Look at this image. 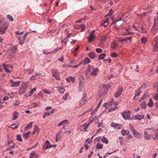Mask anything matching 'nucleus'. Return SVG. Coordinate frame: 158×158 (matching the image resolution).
<instances>
[{
    "label": "nucleus",
    "mask_w": 158,
    "mask_h": 158,
    "mask_svg": "<svg viewBox=\"0 0 158 158\" xmlns=\"http://www.w3.org/2000/svg\"><path fill=\"white\" fill-rule=\"evenodd\" d=\"M99 69L97 68L94 69L93 66L88 65V67L86 70V76H87L89 73L91 72V75L93 76H96L99 72Z\"/></svg>",
    "instance_id": "nucleus-1"
},
{
    "label": "nucleus",
    "mask_w": 158,
    "mask_h": 158,
    "mask_svg": "<svg viewBox=\"0 0 158 158\" xmlns=\"http://www.w3.org/2000/svg\"><path fill=\"white\" fill-rule=\"evenodd\" d=\"M7 28V25L6 23L2 21L0 22V34H4Z\"/></svg>",
    "instance_id": "nucleus-2"
},
{
    "label": "nucleus",
    "mask_w": 158,
    "mask_h": 158,
    "mask_svg": "<svg viewBox=\"0 0 158 158\" xmlns=\"http://www.w3.org/2000/svg\"><path fill=\"white\" fill-rule=\"evenodd\" d=\"M158 30V17L155 18L154 20V24L152 28L151 32L154 35L155 33V31Z\"/></svg>",
    "instance_id": "nucleus-3"
},
{
    "label": "nucleus",
    "mask_w": 158,
    "mask_h": 158,
    "mask_svg": "<svg viewBox=\"0 0 158 158\" xmlns=\"http://www.w3.org/2000/svg\"><path fill=\"white\" fill-rule=\"evenodd\" d=\"M3 68L4 69L6 73H10L11 70H12L13 68V66L10 65H7L4 64L0 66L1 67L2 66Z\"/></svg>",
    "instance_id": "nucleus-4"
},
{
    "label": "nucleus",
    "mask_w": 158,
    "mask_h": 158,
    "mask_svg": "<svg viewBox=\"0 0 158 158\" xmlns=\"http://www.w3.org/2000/svg\"><path fill=\"white\" fill-rule=\"evenodd\" d=\"M27 85L26 84L21 85L18 90L19 94L20 95H22L25 93L27 89Z\"/></svg>",
    "instance_id": "nucleus-5"
},
{
    "label": "nucleus",
    "mask_w": 158,
    "mask_h": 158,
    "mask_svg": "<svg viewBox=\"0 0 158 158\" xmlns=\"http://www.w3.org/2000/svg\"><path fill=\"white\" fill-rule=\"evenodd\" d=\"M154 45L153 50L155 51H158V36H156L154 39V42H152Z\"/></svg>",
    "instance_id": "nucleus-6"
},
{
    "label": "nucleus",
    "mask_w": 158,
    "mask_h": 158,
    "mask_svg": "<svg viewBox=\"0 0 158 158\" xmlns=\"http://www.w3.org/2000/svg\"><path fill=\"white\" fill-rule=\"evenodd\" d=\"M73 27L76 30H78L81 29V31H83L85 28V25L84 24H75L73 25Z\"/></svg>",
    "instance_id": "nucleus-7"
},
{
    "label": "nucleus",
    "mask_w": 158,
    "mask_h": 158,
    "mask_svg": "<svg viewBox=\"0 0 158 158\" xmlns=\"http://www.w3.org/2000/svg\"><path fill=\"white\" fill-rule=\"evenodd\" d=\"M122 115L124 118L125 120H131L130 118V114L129 111L124 112L122 114Z\"/></svg>",
    "instance_id": "nucleus-8"
},
{
    "label": "nucleus",
    "mask_w": 158,
    "mask_h": 158,
    "mask_svg": "<svg viewBox=\"0 0 158 158\" xmlns=\"http://www.w3.org/2000/svg\"><path fill=\"white\" fill-rule=\"evenodd\" d=\"M91 123V122L89 123L88 124H85L82 125H81L79 127L80 130L83 131H87V129Z\"/></svg>",
    "instance_id": "nucleus-9"
},
{
    "label": "nucleus",
    "mask_w": 158,
    "mask_h": 158,
    "mask_svg": "<svg viewBox=\"0 0 158 158\" xmlns=\"http://www.w3.org/2000/svg\"><path fill=\"white\" fill-rule=\"evenodd\" d=\"M108 91V89L105 85H104L100 89V95H102L106 94Z\"/></svg>",
    "instance_id": "nucleus-10"
},
{
    "label": "nucleus",
    "mask_w": 158,
    "mask_h": 158,
    "mask_svg": "<svg viewBox=\"0 0 158 158\" xmlns=\"http://www.w3.org/2000/svg\"><path fill=\"white\" fill-rule=\"evenodd\" d=\"M123 91V87L121 86L119 87L117 91L114 94V97L116 98H118L122 94Z\"/></svg>",
    "instance_id": "nucleus-11"
},
{
    "label": "nucleus",
    "mask_w": 158,
    "mask_h": 158,
    "mask_svg": "<svg viewBox=\"0 0 158 158\" xmlns=\"http://www.w3.org/2000/svg\"><path fill=\"white\" fill-rule=\"evenodd\" d=\"M52 147V146H51L48 140H46V143L43 147V149L45 151L48 148H49Z\"/></svg>",
    "instance_id": "nucleus-12"
},
{
    "label": "nucleus",
    "mask_w": 158,
    "mask_h": 158,
    "mask_svg": "<svg viewBox=\"0 0 158 158\" xmlns=\"http://www.w3.org/2000/svg\"><path fill=\"white\" fill-rule=\"evenodd\" d=\"M52 76L54 77H55L56 79L58 80L60 79L59 77V73L57 71L56 69H53L52 70Z\"/></svg>",
    "instance_id": "nucleus-13"
},
{
    "label": "nucleus",
    "mask_w": 158,
    "mask_h": 158,
    "mask_svg": "<svg viewBox=\"0 0 158 158\" xmlns=\"http://www.w3.org/2000/svg\"><path fill=\"white\" fill-rule=\"evenodd\" d=\"M151 135L150 134H149L147 131H145L144 132V140H149L151 139Z\"/></svg>",
    "instance_id": "nucleus-14"
},
{
    "label": "nucleus",
    "mask_w": 158,
    "mask_h": 158,
    "mask_svg": "<svg viewBox=\"0 0 158 158\" xmlns=\"http://www.w3.org/2000/svg\"><path fill=\"white\" fill-rule=\"evenodd\" d=\"M80 62L81 64H86L90 62V60L88 57H86L84 60H82Z\"/></svg>",
    "instance_id": "nucleus-15"
},
{
    "label": "nucleus",
    "mask_w": 158,
    "mask_h": 158,
    "mask_svg": "<svg viewBox=\"0 0 158 158\" xmlns=\"http://www.w3.org/2000/svg\"><path fill=\"white\" fill-rule=\"evenodd\" d=\"M11 85L10 86L12 87H16L18 86L20 84V81H18L17 82H14L12 80H10Z\"/></svg>",
    "instance_id": "nucleus-16"
},
{
    "label": "nucleus",
    "mask_w": 158,
    "mask_h": 158,
    "mask_svg": "<svg viewBox=\"0 0 158 158\" xmlns=\"http://www.w3.org/2000/svg\"><path fill=\"white\" fill-rule=\"evenodd\" d=\"M132 134L134 137L137 139H139L141 137V135L136 130L132 132Z\"/></svg>",
    "instance_id": "nucleus-17"
},
{
    "label": "nucleus",
    "mask_w": 158,
    "mask_h": 158,
    "mask_svg": "<svg viewBox=\"0 0 158 158\" xmlns=\"http://www.w3.org/2000/svg\"><path fill=\"white\" fill-rule=\"evenodd\" d=\"M95 36L92 33H91L88 39V41L90 43L95 38Z\"/></svg>",
    "instance_id": "nucleus-18"
},
{
    "label": "nucleus",
    "mask_w": 158,
    "mask_h": 158,
    "mask_svg": "<svg viewBox=\"0 0 158 158\" xmlns=\"http://www.w3.org/2000/svg\"><path fill=\"white\" fill-rule=\"evenodd\" d=\"M147 9H148V10L146 12H144L143 13H141V16H145L147 15L148 12L150 13L152 12V8L151 6H150L149 7H148Z\"/></svg>",
    "instance_id": "nucleus-19"
},
{
    "label": "nucleus",
    "mask_w": 158,
    "mask_h": 158,
    "mask_svg": "<svg viewBox=\"0 0 158 158\" xmlns=\"http://www.w3.org/2000/svg\"><path fill=\"white\" fill-rule=\"evenodd\" d=\"M26 73L28 74H31L33 73L34 70L33 69H27L25 70Z\"/></svg>",
    "instance_id": "nucleus-20"
},
{
    "label": "nucleus",
    "mask_w": 158,
    "mask_h": 158,
    "mask_svg": "<svg viewBox=\"0 0 158 158\" xmlns=\"http://www.w3.org/2000/svg\"><path fill=\"white\" fill-rule=\"evenodd\" d=\"M36 88H35L34 89H32L30 92L29 93H28L26 94L27 97L30 96L35 91H36Z\"/></svg>",
    "instance_id": "nucleus-21"
},
{
    "label": "nucleus",
    "mask_w": 158,
    "mask_h": 158,
    "mask_svg": "<svg viewBox=\"0 0 158 158\" xmlns=\"http://www.w3.org/2000/svg\"><path fill=\"white\" fill-rule=\"evenodd\" d=\"M88 56L91 59H94L96 56V54L94 52H91L88 54Z\"/></svg>",
    "instance_id": "nucleus-22"
},
{
    "label": "nucleus",
    "mask_w": 158,
    "mask_h": 158,
    "mask_svg": "<svg viewBox=\"0 0 158 158\" xmlns=\"http://www.w3.org/2000/svg\"><path fill=\"white\" fill-rule=\"evenodd\" d=\"M158 129L156 130V131L154 134V135L152 136L153 139L155 140H156L158 139Z\"/></svg>",
    "instance_id": "nucleus-23"
},
{
    "label": "nucleus",
    "mask_w": 158,
    "mask_h": 158,
    "mask_svg": "<svg viewBox=\"0 0 158 158\" xmlns=\"http://www.w3.org/2000/svg\"><path fill=\"white\" fill-rule=\"evenodd\" d=\"M135 119H138L139 120H141L142 119H143L144 118V115H136L135 117Z\"/></svg>",
    "instance_id": "nucleus-24"
},
{
    "label": "nucleus",
    "mask_w": 158,
    "mask_h": 158,
    "mask_svg": "<svg viewBox=\"0 0 158 158\" xmlns=\"http://www.w3.org/2000/svg\"><path fill=\"white\" fill-rule=\"evenodd\" d=\"M118 45V43L116 41H114L111 46V48L113 49H115Z\"/></svg>",
    "instance_id": "nucleus-25"
},
{
    "label": "nucleus",
    "mask_w": 158,
    "mask_h": 158,
    "mask_svg": "<svg viewBox=\"0 0 158 158\" xmlns=\"http://www.w3.org/2000/svg\"><path fill=\"white\" fill-rule=\"evenodd\" d=\"M141 92L142 91L141 90V89L139 88L136 92L134 99H135L136 96H139V94L141 93Z\"/></svg>",
    "instance_id": "nucleus-26"
},
{
    "label": "nucleus",
    "mask_w": 158,
    "mask_h": 158,
    "mask_svg": "<svg viewBox=\"0 0 158 158\" xmlns=\"http://www.w3.org/2000/svg\"><path fill=\"white\" fill-rule=\"evenodd\" d=\"M86 103V98H85V97H84L83 98H82V99L81 100L80 104L81 106H82Z\"/></svg>",
    "instance_id": "nucleus-27"
},
{
    "label": "nucleus",
    "mask_w": 158,
    "mask_h": 158,
    "mask_svg": "<svg viewBox=\"0 0 158 158\" xmlns=\"http://www.w3.org/2000/svg\"><path fill=\"white\" fill-rule=\"evenodd\" d=\"M19 113L18 112H15L13 114V119L15 120L18 117Z\"/></svg>",
    "instance_id": "nucleus-28"
},
{
    "label": "nucleus",
    "mask_w": 158,
    "mask_h": 158,
    "mask_svg": "<svg viewBox=\"0 0 158 158\" xmlns=\"http://www.w3.org/2000/svg\"><path fill=\"white\" fill-rule=\"evenodd\" d=\"M131 38H132V37L131 36L129 37H127V38L125 39H122L120 40H119V41L121 42L122 41H127V40H129V41L130 42H131Z\"/></svg>",
    "instance_id": "nucleus-29"
},
{
    "label": "nucleus",
    "mask_w": 158,
    "mask_h": 158,
    "mask_svg": "<svg viewBox=\"0 0 158 158\" xmlns=\"http://www.w3.org/2000/svg\"><path fill=\"white\" fill-rule=\"evenodd\" d=\"M68 120H64L61 122L60 123H59L58 125V126L59 127L63 125L66 124L68 123Z\"/></svg>",
    "instance_id": "nucleus-30"
},
{
    "label": "nucleus",
    "mask_w": 158,
    "mask_h": 158,
    "mask_svg": "<svg viewBox=\"0 0 158 158\" xmlns=\"http://www.w3.org/2000/svg\"><path fill=\"white\" fill-rule=\"evenodd\" d=\"M109 37V32L106 34V35H104L102 37L101 39L103 41H105L107 38H108Z\"/></svg>",
    "instance_id": "nucleus-31"
},
{
    "label": "nucleus",
    "mask_w": 158,
    "mask_h": 158,
    "mask_svg": "<svg viewBox=\"0 0 158 158\" xmlns=\"http://www.w3.org/2000/svg\"><path fill=\"white\" fill-rule=\"evenodd\" d=\"M129 132V131L128 130H126L124 129H122L121 131V133L122 135L124 136L125 135H126Z\"/></svg>",
    "instance_id": "nucleus-32"
},
{
    "label": "nucleus",
    "mask_w": 158,
    "mask_h": 158,
    "mask_svg": "<svg viewBox=\"0 0 158 158\" xmlns=\"http://www.w3.org/2000/svg\"><path fill=\"white\" fill-rule=\"evenodd\" d=\"M128 29L125 27L123 29V33H122L123 35H128V33H127L126 32H127Z\"/></svg>",
    "instance_id": "nucleus-33"
},
{
    "label": "nucleus",
    "mask_w": 158,
    "mask_h": 158,
    "mask_svg": "<svg viewBox=\"0 0 158 158\" xmlns=\"http://www.w3.org/2000/svg\"><path fill=\"white\" fill-rule=\"evenodd\" d=\"M147 105L149 107H151L153 106V102L152 99H149V102H148Z\"/></svg>",
    "instance_id": "nucleus-34"
},
{
    "label": "nucleus",
    "mask_w": 158,
    "mask_h": 158,
    "mask_svg": "<svg viewBox=\"0 0 158 158\" xmlns=\"http://www.w3.org/2000/svg\"><path fill=\"white\" fill-rule=\"evenodd\" d=\"M102 141L104 143L107 144L108 143V140L104 136H103L101 139Z\"/></svg>",
    "instance_id": "nucleus-35"
},
{
    "label": "nucleus",
    "mask_w": 158,
    "mask_h": 158,
    "mask_svg": "<svg viewBox=\"0 0 158 158\" xmlns=\"http://www.w3.org/2000/svg\"><path fill=\"white\" fill-rule=\"evenodd\" d=\"M106 56V55L105 53H102L99 56L98 58V60H102L103 59L105 56Z\"/></svg>",
    "instance_id": "nucleus-36"
},
{
    "label": "nucleus",
    "mask_w": 158,
    "mask_h": 158,
    "mask_svg": "<svg viewBox=\"0 0 158 158\" xmlns=\"http://www.w3.org/2000/svg\"><path fill=\"white\" fill-rule=\"evenodd\" d=\"M147 40V39L145 37H143L141 39V43L143 44H145Z\"/></svg>",
    "instance_id": "nucleus-37"
},
{
    "label": "nucleus",
    "mask_w": 158,
    "mask_h": 158,
    "mask_svg": "<svg viewBox=\"0 0 158 158\" xmlns=\"http://www.w3.org/2000/svg\"><path fill=\"white\" fill-rule=\"evenodd\" d=\"M6 18L10 21H12L13 20L12 17L9 15L6 16Z\"/></svg>",
    "instance_id": "nucleus-38"
},
{
    "label": "nucleus",
    "mask_w": 158,
    "mask_h": 158,
    "mask_svg": "<svg viewBox=\"0 0 158 158\" xmlns=\"http://www.w3.org/2000/svg\"><path fill=\"white\" fill-rule=\"evenodd\" d=\"M103 144L98 143L97 144L96 148L97 149H102V148Z\"/></svg>",
    "instance_id": "nucleus-39"
},
{
    "label": "nucleus",
    "mask_w": 158,
    "mask_h": 158,
    "mask_svg": "<svg viewBox=\"0 0 158 158\" xmlns=\"http://www.w3.org/2000/svg\"><path fill=\"white\" fill-rule=\"evenodd\" d=\"M39 129V128L37 126H35L34 128V131L32 132V134H35L36 131H37Z\"/></svg>",
    "instance_id": "nucleus-40"
},
{
    "label": "nucleus",
    "mask_w": 158,
    "mask_h": 158,
    "mask_svg": "<svg viewBox=\"0 0 158 158\" xmlns=\"http://www.w3.org/2000/svg\"><path fill=\"white\" fill-rule=\"evenodd\" d=\"M59 89H58V91H59L61 93H63L64 92V89L62 87H59L58 88Z\"/></svg>",
    "instance_id": "nucleus-41"
},
{
    "label": "nucleus",
    "mask_w": 158,
    "mask_h": 158,
    "mask_svg": "<svg viewBox=\"0 0 158 158\" xmlns=\"http://www.w3.org/2000/svg\"><path fill=\"white\" fill-rule=\"evenodd\" d=\"M42 94L41 92H40L37 94V97L39 99H41L43 97Z\"/></svg>",
    "instance_id": "nucleus-42"
},
{
    "label": "nucleus",
    "mask_w": 158,
    "mask_h": 158,
    "mask_svg": "<svg viewBox=\"0 0 158 158\" xmlns=\"http://www.w3.org/2000/svg\"><path fill=\"white\" fill-rule=\"evenodd\" d=\"M61 135L60 133H57L56 135V140L58 141V140L60 138Z\"/></svg>",
    "instance_id": "nucleus-43"
},
{
    "label": "nucleus",
    "mask_w": 158,
    "mask_h": 158,
    "mask_svg": "<svg viewBox=\"0 0 158 158\" xmlns=\"http://www.w3.org/2000/svg\"><path fill=\"white\" fill-rule=\"evenodd\" d=\"M69 96V94L68 93H66L65 95L63 97V98L64 100H67L68 99Z\"/></svg>",
    "instance_id": "nucleus-44"
},
{
    "label": "nucleus",
    "mask_w": 158,
    "mask_h": 158,
    "mask_svg": "<svg viewBox=\"0 0 158 158\" xmlns=\"http://www.w3.org/2000/svg\"><path fill=\"white\" fill-rule=\"evenodd\" d=\"M30 133H31V131H30L27 133H24L23 134V135L24 136V137L25 138L27 139L29 137V135L30 134Z\"/></svg>",
    "instance_id": "nucleus-45"
},
{
    "label": "nucleus",
    "mask_w": 158,
    "mask_h": 158,
    "mask_svg": "<svg viewBox=\"0 0 158 158\" xmlns=\"http://www.w3.org/2000/svg\"><path fill=\"white\" fill-rule=\"evenodd\" d=\"M35 156H36L37 157V155L35 154V152H33L31 153L29 158H32L33 157H35Z\"/></svg>",
    "instance_id": "nucleus-46"
},
{
    "label": "nucleus",
    "mask_w": 158,
    "mask_h": 158,
    "mask_svg": "<svg viewBox=\"0 0 158 158\" xmlns=\"http://www.w3.org/2000/svg\"><path fill=\"white\" fill-rule=\"evenodd\" d=\"M17 138L18 140L20 141V142L22 141V137L20 135H17Z\"/></svg>",
    "instance_id": "nucleus-47"
},
{
    "label": "nucleus",
    "mask_w": 158,
    "mask_h": 158,
    "mask_svg": "<svg viewBox=\"0 0 158 158\" xmlns=\"http://www.w3.org/2000/svg\"><path fill=\"white\" fill-rule=\"evenodd\" d=\"M112 103V102H110L109 103H105L104 104L103 106L106 107H108L110 105V104H111Z\"/></svg>",
    "instance_id": "nucleus-48"
},
{
    "label": "nucleus",
    "mask_w": 158,
    "mask_h": 158,
    "mask_svg": "<svg viewBox=\"0 0 158 158\" xmlns=\"http://www.w3.org/2000/svg\"><path fill=\"white\" fill-rule=\"evenodd\" d=\"M126 135H127V137H126V138H127L129 139H130L132 138V135H131L129 132L127 133Z\"/></svg>",
    "instance_id": "nucleus-49"
},
{
    "label": "nucleus",
    "mask_w": 158,
    "mask_h": 158,
    "mask_svg": "<svg viewBox=\"0 0 158 158\" xmlns=\"http://www.w3.org/2000/svg\"><path fill=\"white\" fill-rule=\"evenodd\" d=\"M83 83L81 81H80V82L79 85V89H80V91H81V90L82 88V86L83 85Z\"/></svg>",
    "instance_id": "nucleus-50"
},
{
    "label": "nucleus",
    "mask_w": 158,
    "mask_h": 158,
    "mask_svg": "<svg viewBox=\"0 0 158 158\" xmlns=\"http://www.w3.org/2000/svg\"><path fill=\"white\" fill-rule=\"evenodd\" d=\"M44 93H45L46 94H51V92L45 89H44L42 91Z\"/></svg>",
    "instance_id": "nucleus-51"
},
{
    "label": "nucleus",
    "mask_w": 158,
    "mask_h": 158,
    "mask_svg": "<svg viewBox=\"0 0 158 158\" xmlns=\"http://www.w3.org/2000/svg\"><path fill=\"white\" fill-rule=\"evenodd\" d=\"M141 107L144 109H146L147 107V106H146V103L145 102H144L141 104Z\"/></svg>",
    "instance_id": "nucleus-52"
},
{
    "label": "nucleus",
    "mask_w": 158,
    "mask_h": 158,
    "mask_svg": "<svg viewBox=\"0 0 158 158\" xmlns=\"http://www.w3.org/2000/svg\"><path fill=\"white\" fill-rule=\"evenodd\" d=\"M117 108V107H114L111 108L110 109H109L108 110V111L109 112H111L113 111L114 110H116Z\"/></svg>",
    "instance_id": "nucleus-53"
},
{
    "label": "nucleus",
    "mask_w": 158,
    "mask_h": 158,
    "mask_svg": "<svg viewBox=\"0 0 158 158\" xmlns=\"http://www.w3.org/2000/svg\"><path fill=\"white\" fill-rule=\"evenodd\" d=\"M138 31L141 33L145 32L146 31L144 29H143V28L142 27L141 29H138Z\"/></svg>",
    "instance_id": "nucleus-54"
},
{
    "label": "nucleus",
    "mask_w": 158,
    "mask_h": 158,
    "mask_svg": "<svg viewBox=\"0 0 158 158\" xmlns=\"http://www.w3.org/2000/svg\"><path fill=\"white\" fill-rule=\"evenodd\" d=\"M96 52L98 53L102 52V50L99 48H97L96 49Z\"/></svg>",
    "instance_id": "nucleus-55"
},
{
    "label": "nucleus",
    "mask_w": 158,
    "mask_h": 158,
    "mask_svg": "<svg viewBox=\"0 0 158 158\" xmlns=\"http://www.w3.org/2000/svg\"><path fill=\"white\" fill-rule=\"evenodd\" d=\"M117 128L120 129L122 128V126L120 124H117L116 127Z\"/></svg>",
    "instance_id": "nucleus-56"
},
{
    "label": "nucleus",
    "mask_w": 158,
    "mask_h": 158,
    "mask_svg": "<svg viewBox=\"0 0 158 158\" xmlns=\"http://www.w3.org/2000/svg\"><path fill=\"white\" fill-rule=\"evenodd\" d=\"M33 123L32 122H30V123L27 125V127H28L29 129L30 127L31 128L32 127Z\"/></svg>",
    "instance_id": "nucleus-57"
},
{
    "label": "nucleus",
    "mask_w": 158,
    "mask_h": 158,
    "mask_svg": "<svg viewBox=\"0 0 158 158\" xmlns=\"http://www.w3.org/2000/svg\"><path fill=\"white\" fill-rule=\"evenodd\" d=\"M130 128L131 130V131L132 132V133L136 130L133 127L131 126V125H130Z\"/></svg>",
    "instance_id": "nucleus-58"
},
{
    "label": "nucleus",
    "mask_w": 158,
    "mask_h": 158,
    "mask_svg": "<svg viewBox=\"0 0 158 158\" xmlns=\"http://www.w3.org/2000/svg\"><path fill=\"white\" fill-rule=\"evenodd\" d=\"M10 127L13 129H15L18 127V126H15V124H12L10 126Z\"/></svg>",
    "instance_id": "nucleus-59"
},
{
    "label": "nucleus",
    "mask_w": 158,
    "mask_h": 158,
    "mask_svg": "<svg viewBox=\"0 0 158 158\" xmlns=\"http://www.w3.org/2000/svg\"><path fill=\"white\" fill-rule=\"evenodd\" d=\"M70 79V81L72 83H74L75 81V79L74 77H69V78Z\"/></svg>",
    "instance_id": "nucleus-60"
},
{
    "label": "nucleus",
    "mask_w": 158,
    "mask_h": 158,
    "mask_svg": "<svg viewBox=\"0 0 158 158\" xmlns=\"http://www.w3.org/2000/svg\"><path fill=\"white\" fill-rule=\"evenodd\" d=\"M111 55L113 57H115L117 56V55L115 52H112Z\"/></svg>",
    "instance_id": "nucleus-61"
},
{
    "label": "nucleus",
    "mask_w": 158,
    "mask_h": 158,
    "mask_svg": "<svg viewBox=\"0 0 158 158\" xmlns=\"http://www.w3.org/2000/svg\"><path fill=\"white\" fill-rule=\"evenodd\" d=\"M36 77L35 75H32L30 78V79L32 80H34L35 79H36L37 78H36Z\"/></svg>",
    "instance_id": "nucleus-62"
},
{
    "label": "nucleus",
    "mask_w": 158,
    "mask_h": 158,
    "mask_svg": "<svg viewBox=\"0 0 158 158\" xmlns=\"http://www.w3.org/2000/svg\"><path fill=\"white\" fill-rule=\"evenodd\" d=\"M153 98L155 100H158V94H156L155 95H154Z\"/></svg>",
    "instance_id": "nucleus-63"
},
{
    "label": "nucleus",
    "mask_w": 158,
    "mask_h": 158,
    "mask_svg": "<svg viewBox=\"0 0 158 158\" xmlns=\"http://www.w3.org/2000/svg\"><path fill=\"white\" fill-rule=\"evenodd\" d=\"M154 86L157 89V91L158 92V81L156 84H155L154 85Z\"/></svg>",
    "instance_id": "nucleus-64"
}]
</instances>
